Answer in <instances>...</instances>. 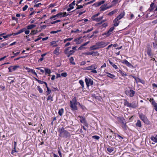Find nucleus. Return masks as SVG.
<instances>
[{"label": "nucleus", "mask_w": 157, "mask_h": 157, "mask_svg": "<svg viewBox=\"0 0 157 157\" xmlns=\"http://www.w3.org/2000/svg\"><path fill=\"white\" fill-rule=\"evenodd\" d=\"M78 102L77 101V98L76 97H74L71 101H70V106L73 110H77V105Z\"/></svg>", "instance_id": "obj_1"}, {"label": "nucleus", "mask_w": 157, "mask_h": 157, "mask_svg": "<svg viewBox=\"0 0 157 157\" xmlns=\"http://www.w3.org/2000/svg\"><path fill=\"white\" fill-rule=\"evenodd\" d=\"M59 136L67 138L70 136V134L67 131L64 130L63 128H61L59 131Z\"/></svg>", "instance_id": "obj_2"}, {"label": "nucleus", "mask_w": 157, "mask_h": 157, "mask_svg": "<svg viewBox=\"0 0 157 157\" xmlns=\"http://www.w3.org/2000/svg\"><path fill=\"white\" fill-rule=\"evenodd\" d=\"M139 116L140 119L144 123L147 125L150 124V122L148 120L145 115L141 113L139 114Z\"/></svg>", "instance_id": "obj_3"}, {"label": "nucleus", "mask_w": 157, "mask_h": 157, "mask_svg": "<svg viewBox=\"0 0 157 157\" xmlns=\"http://www.w3.org/2000/svg\"><path fill=\"white\" fill-rule=\"evenodd\" d=\"M96 43L99 48H104L109 44V43H106L103 41H99Z\"/></svg>", "instance_id": "obj_4"}, {"label": "nucleus", "mask_w": 157, "mask_h": 157, "mask_svg": "<svg viewBox=\"0 0 157 157\" xmlns=\"http://www.w3.org/2000/svg\"><path fill=\"white\" fill-rule=\"evenodd\" d=\"M135 93V92L132 90H127L125 92V93L126 95L131 97L134 96Z\"/></svg>", "instance_id": "obj_5"}, {"label": "nucleus", "mask_w": 157, "mask_h": 157, "mask_svg": "<svg viewBox=\"0 0 157 157\" xmlns=\"http://www.w3.org/2000/svg\"><path fill=\"white\" fill-rule=\"evenodd\" d=\"M85 80L87 87L93 84V81L91 78L86 77Z\"/></svg>", "instance_id": "obj_6"}, {"label": "nucleus", "mask_w": 157, "mask_h": 157, "mask_svg": "<svg viewBox=\"0 0 157 157\" xmlns=\"http://www.w3.org/2000/svg\"><path fill=\"white\" fill-rule=\"evenodd\" d=\"M125 14V12L124 11H123L114 20V21H118L121 20Z\"/></svg>", "instance_id": "obj_7"}, {"label": "nucleus", "mask_w": 157, "mask_h": 157, "mask_svg": "<svg viewBox=\"0 0 157 157\" xmlns=\"http://www.w3.org/2000/svg\"><path fill=\"white\" fill-rule=\"evenodd\" d=\"M78 117L80 118V122L86 126L88 127V124L86 122L85 117L82 116H79Z\"/></svg>", "instance_id": "obj_8"}, {"label": "nucleus", "mask_w": 157, "mask_h": 157, "mask_svg": "<svg viewBox=\"0 0 157 157\" xmlns=\"http://www.w3.org/2000/svg\"><path fill=\"white\" fill-rule=\"evenodd\" d=\"M97 68V65L95 64H93L90 66L87 67L86 69L88 70H93L96 69Z\"/></svg>", "instance_id": "obj_9"}, {"label": "nucleus", "mask_w": 157, "mask_h": 157, "mask_svg": "<svg viewBox=\"0 0 157 157\" xmlns=\"http://www.w3.org/2000/svg\"><path fill=\"white\" fill-rule=\"evenodd\" d=\"M107 4H105L101 6L100 7V11H102L106 10L109 8V7H107Z\"/></svg>", "instance_id": "obj_10"}, {"label": "nucleus", "mask_w": 157, "mask_h": 157, "mask_svg": "<svg viewBox=\"0 0 157 157\" xmlns=\"http://www.w3.org/2000/svg\"><path fill=\"white\" fill-rule=\"evenodd\" d=\"M98 49H99V48L98 47V46L97 45L96 43L95 45L92 46L90 48V51L93 50H96Z\"/></svg>", "instance_id": "obj_11"}, {"label": "nucleus", "mask_w": 157, "mask_h": 157, "mask_svg": "<svg viewBox=\"0 0 157 157\" xmlns=\"http://www.w3.org/2000/svg\"><path fill=\"white\" fill-rule=\"evenodd\" d=\"M147 53L149 56L151 57H152L153 54L151 53V50L149 47H148L147 50Z\"/></svg>", "instance_id": "obj_12"}, {"label": "nucleus", "mask_w": 157, "mask_h": 157, "mask_svg": "<svg viewBox=\"0 0 157 157\" xmlns=\"http://www.w3.org/2000/svg\"><path fill=\"white\" fill-rule=\"evenodd\" d=\"M105 2V1H101L94 3L93 5V6H95V7H97L99 6L102 4H104Z\"/></svg>", "instance_id": "obj_13"}, {"label": "nucleus", "mask_w": 157, "mask_h": 157, "mask_svg": "<svg viewBox=\"0 0 157 157\" xmlns=\"http://www.w3.org/2000/svg\"><path fill=\"white\" fill-rule=\"evenodd\" d=\"M137 102L136 101H133L132 103H131L130 107L135 108L137 106Z\"/></svg>", "instance_id": "obj_14"}, {"label": "nucleus", "mask_w": 157, "mask_h": 157, "mask_svg": "<svg viewBox=\"0 0 157 157\" xmlns=\"http://www.w3.org/2000/svg\"><path fill=\"white\" fill-rule=\"evenodd\" d=\"M59 47H57L55 50L53 51V53L56 55H59Z\"/></svg>", "instance_id": "obj_15"}, {"label": "nucleus", "mask_w": 157, "mask_h": 157, "mask_svg": "<svg viewBox=\"0 0 157 157\" xmlns=\"http://www.w3.org/2000/svg\"><path fill=\"white\" fill-rule=\"evenodd\" d=\"M114 147H113L108 146L107 147V151L110 153H111L113 151H114Z\"/></svg>", "instance_id": "obj_16"}, {"label": "nucleus", "mask_w": 157, "mask_h": 157, "mask_svg": "<svg viewBox=\"0 0 157 157\" xmlns=\"http://www.w3.org/2000/svg\"><path fill=\"white\" fill-rule=\"evenodd\" d=\"M36 26L35 24H32L28 25L27 26V29H31Z\"/></svg>", "instance_id": "obj_17"}, {"label": "nucleus", "mask_w": 157, "mask_h": 157, "mask_svg": "<svg viewBox=\"0 0 157 157\" xmlns=\"http://www.w3.org/2000/svg\"><path fill=\"white\" fill-rule=\"evenodd\" d=\"M118 11V9H115L111 11L108 13V15L111 16L113 14L117 13Z\"/></svg>", "instance_id": "obj_18"}, {"label": "nucleus", "mask_w": 157, "mask_h": 157, "mask_svg": "<svg viewBox=\"0 0 157 157\" xmlns=\"http://www.w3.org/2000/svg\"><path fill=\"white\" fill-rule=\"evenodd\" d=\"M103 16H101L99 17L96 18L92 19L93 21H96L97 22H98L101 21L103 18Z\"/></svg>", "instance_id": "obj_19"}, {"label": "nucleus", "mask_w": 157, "mask_h": 157, "mask_svg": "<svg viewBox=\"0 0 157 157\" xmlns=\"http://www.w3.org/2000/svg\"><path fill=\"white\" fill-rule=\"evenodd\" d=\"M136 126L140 128L142 126L141 121L138 120H137L136 123Z\"/></svg>", "instance_id": "obj_20"}, {"label": "nucleus", "mask_w": 157, "mask_h": 157, "mask_svg": "<svg viewBox=\"0 0 157 157\" xmlns=\"http://www.w3.org/2000/svg\"><path fill=\"white\" fill-rule=\"evenodd\" d=\"M122 62L128 66H130L131 65L130 63L126 59L123 60Z\"/></svg>", "instance_id": "obj_21"}, {"label": "nucleus", "mask_w": 157, "mask_h": 157, "mask_svg": "<svg viewBox=\"0 0 157 157\" xmlns=\"http://www.w3.org/2000/svg\"><path fill=\"white\" fill-rule=\"evenodd\" d=\"M151 104L154 107V109L155 110L157 111V103L155 101H153L152 102Z\"/></svg>", "instance_id": "obj_22"}, {"label": "nucleus", "mask_w": 157, "mask_h": 157, "mask_svg": "<svg viewBox=\"0 0 157 157\" xmlns=\"http://www.w3.org/2000/svg\"><path fill=\"white\" fill-rule=\"evenodd\" d=\"M106 73L107 75V76L111 78H113L115 77V76L114 75L112 74L109 72H106Z\"/></svg>", "instance_id": "obj_23"}, {"label": "nucleus", "mask_w": 157, "mask_h": 157, "mask_svg": "<svg viewBox=\"0 0 157 157\" xmlns=\"http://www.w3.org/2000/svg\"><path fill=\"white\" fill-rule=\"evenodd\" d=\"M109 62L110 64L115 69H117L118 67L117 65H115L111 61L109 60Z\"/></svg>", "instance_id": "obj_24"}, {"label": "nucleus", "mask_w": 157, "mask_h": 157, "mask_svg": "<svg viewBox=\"0 0 157 157\" xmlns=\"http://www.w3.org/2000/svg\"><path fill=\"white\" fill-rule=\"evenodd\" d=\"M44 84H45L46 86L47 89V90L46 92H47V93L48 94H50L51 93V90H50V89L48 87L47 85V84L46 82H44Z\"/></svg>", "instance_id": "obj_25"}, {"label": "nucleus", "mask_w": 157, "mask_h": 157, "mask_svg": "<svg viewBox=\"0 0 157 157\" xmlns=\"http://www.w3.org/2000/svg\"><path fill=\"white\" fill-rule=\"evenodd\" d=\"M124 105L128 107H130L131 103H129L127 100H125L124 102Z\"/></svg>", "instance_id": "obj_26"}, {"label": "nucleus", "mask_w": 157, "mask_h": 157, "mask_svg": "<svg viewBox=\"0 0 157 157\" xmlns=\"http://www.w3.org/2000/svg\"><path fill=\"white\" fill-rule=\"evenodd\" d=\"M63 112H64L63 109V108L61 109L59 111V112H58L60 116H62L63 115Z\"/></svg>", "instance_id": "obj_27"}, {"label": "nucleus", "mask_w": 157, "mask_h": 157, "mask_svg": "<svg viewBox=\"0 0 157 157\" xmlns=\"http://www.w3.org/2000/svg\"><path fill=\"white\" fill-rule=\"evenodd\" d=\"M151 140H152L155 143H157V138L156 136L155 137L152 136L151 138Z\"/></svg>", "instance_id": "obj_28"}, {"label": "nucleus", "mask_w": 157, "mask_h": 157, "mask_svg": "<svg viewBox=\"0 0 157 157\" xmlns=\"http://www.w3.org/2000/svg\"><path fill=\"white\" fill-rule=\"evenodd\" d=\"M74 59L72 57H71L69 59V60L71 63L73 65H75V63L74 62Z\"/></svg>", "instance_id": "obj_29"}, {"label": "nucleus", "mask_w": 157, "mask_h": 157, "mask_svg": "<svg viewBox=\"0 0 157 157\" xmlns=\"http://www.w3.org/2000/svg\"><path fill=\"white\" fill-rule=\"evenodd\" d=\"M71 48V47H69L67 48L64 50V53L65 54H67L69 53V50Z\"/></svg>", "instance_id": "obj_30"}, {"label": "nucleus", "mask_w": 157, "mask_h": 157, "mask_svg": "<svg viewBox=\"0 0 157 157\" xmlns=\"http://www.w3.org/2000/svg\"><path fill=\"white\" fill-rule=\"evenodd\" d=\"M27 28H24L23 29H24V31H23V32H25V33L26 34H29L30 31L29 30H27Z\"/></svg>", "instance_id": "obj_31"}, {"label": "nucleus", "mask_w": 157, "mask_h": 157, "mask_svg": "<svg viewBox=\"0 0 157 157\" xmlns=\"http://www.w3.org/2000/svg\"><path fill=\"white\" fill-rule=\"evenodd\" d=\"M114 29V28L113 27H112L110 28L109 30L108 31L107 33H109L110 35L111 34V33L113 30Z\"/></svg>", "instance_id": "obj_32"}, {"label": "nucleus", "mask_w": 157, "mask_h": 157, "mask_svg": "<svg viewBox=\"0 0 157 157\" xmlns=\"http://www.w3.org/2000/svg\"><path fill=\"white\" fill-rule=\"evenodd\" d=\"M45 74H50L51 73V71L50 69L48 68H45Z\"/></svg>", "instance_id": "obj_33"}, {"label": "nucleus", "mask_w": 157, "mask_h": 157, "mask_svg": "<svg viewBox=\"0 0 157 157\" xmlns=\"http://www.w3.org/2000/svg\"><path fill=\"white\" fill-rule=\"evenodd\" d=\"M92 55L93 56H98L99 54L98 52L97 51L95 52L92 51Z\"/></svg>", "instance_id": "obj_34"}, {"label": "nucleus", "mask_w": 157, "mask_h": 157, "mask_svg": "<svg viewBox=\"0 0 157 157\" xmlns=\"http://www.w3.org/2000/svg\"><path fill=\"white\" fill-rule=\"evenodd\" d=\"M24 30V29H20L17 33H14V35H17L23 32Z\"/></svg>", "instance_id": "obj_35"}, {"label": "nucleus", "mask_w": 157, "mask_h": 157, "mask_svg": "<svg viewBox=\"0 0 157 157\" xmlns=\"http://www.w3.org/2000/svg\"><path fill=\"white\" fill-rule=\"evenodd\" d=\"M79 83L80 84L82 88L84 87V82L82 80H80L79 81Z\"/></svg>", "instance_id": "obj_36"}, {"label": "nucleus", "mask_w": 157, "mask_h": 157, "mask_svg": "<svg viewBox=\"0 0 157 157\" xmlns=\"http://www.w3.org/2000/svg\"><path fill=\"white\" fill-rule=\"evenodd\" d=\"M11 67L12 68V69L13 71H15L17 68L19 67V66H11Z\"/></svg>", "instance_id": "obj_37"}, {"label": "nucleus", "mask_w": 157, "mask_h": 157, "mask_svg": "<svg viewBox=\"0 0 157 157\" xmlns=\"http://www.w3.org/2000/svg\"><path fill=\"white\" fill-rule=\"evenodd\" d=\"M77 7L76 8V10H78L82 8L83 7V6L82 5H78L77 4H76Z\"/></svg>", "instance_id": "obj_38"}, {"label": "nucleus", "mask_w": 157, "mask_h": 157, "mask_svg": "<svg viewBox=\"0 0 157 157\" xmlns=\"http://www.w3.org/2000/svg\"><path fill=\"white\" fill-rule=\"evenodd\" d=\"M57 17H63V13H60L57 14Z\"/></svg>", "instance_id": "obj_39"}, {"label": "nucleus", "mask_w": 157, "mask_h": 157, "mask_svg": "<svg viewBox=\"0 0 157 157\" xmlns=\"http://www.w3.org/2000/svg\"><path fill=\"white\" fill-rule=\"evenodd\" d=\"M113 22L114 23L113 25L115 27L117 26L119 23V21H118V22H117V21L115 22L114 21V20L113 21Z\"/></svg>", "instance_id": "obj_40"}, {"label": "nucleus", "mask_w": 157, "mask_h": 157, "mask_svg": "<svg viewBox=\"0 0 157 157\" xmlns=\"http://www.w3.org/2000/svg\"><path fill=\"white\" fill-rule=\"evenodd\" d=\"M92 138L94 139L98 140L100 138V137L97 136H92Z\"/></svg>", "instance_id": "obj_41"}, {"label": "nucleus", "mask_w": 157, "mask_h": 157, "mask_svg": "<svg viewBox=\"0 0 157 157\" xmlns=\"http://www.w3.org/2000/svg\"><path fill=\"white\" fill-rule=\"evenodd\" d=\"M122 127L124 130H127V126L126 125V124L124 123V124L122 125Z\"/></svg>", "instance_id": "obj_42"}, {"label": "nucleus", "mask_w": 157, "mask_h": 157, "mask_svg": "<svg viewBox=\"0 0 157 157\" xmlns=\"http://www.w3.org/2000/svg\"><path fill=\"white\" fill-rule=\"evenodd\" d=\"M100 14V13H98L94 15H93L92 17V19H94V18H96V17L97 16H98Z\"/></svg>", "instance_id": "obj_43"}, {"label": "nucleus", "mask_w": 157, "mask_h": 157, "mask_svg": "<svg viewBox=\"0 0 157 157\" xmlns=\"http://www.w3.org/2000/svg\"><path fill=\"white\" fill-rule=\"evenodd\" d=\"M37 32V30H33L31 31V33L30 34L31 35L35 34H36Z\"/></svg>", "instance_id": "obj_44"}, {"label": "nucleus", "mask_w": 157, "mask_h": 157, "mask_svg": "<svg viewBox=\"0 0 157 157\" xmlns=\"http://www.w3.org/2000/svg\"><path fill=\"white\" fill-rule=\"evenodd\" d=\"M30 72H31L33 75H34L37 76V74L34 70L32 69V70H31Z\"/></svg>", "instance_id": "obj_45"}, {"label": "nucleus", "mask_w": 157, "mask_h": 157, "mask_svg": "<svg viewBox=\"0 0 157 157\" xmlns=\"http://www.w3.org/2000/svg\"><path fill=\"white\" fill-rule=\"evenodd\" d=\"M49 100L52 101H53V98L51 95H49L47 98V100Z\"/></svg>", "instance_id": "obj_46"}, {"label": "nucleus", "mask_w": 157, "mask_h": 157, "mask_svg": "<svg viewBox=\"0 0 157 157\" xmlns=\"http://www.w3.org/2000/svg\"><path fill=\"white\" fill-rule=\"evenodd\" d=\"M8 44L7 43H2L0 44V48H2V47H4V46L7 45Z\"/></svg>", "instance_id": "obj_47"}, {"label": "nucleus", "mask_w": 157, "mask_h": 157, "mask_svg": "<svg viewBox=\"0 0 157 157\" xmlns=\"http://www.w3.org/2000/svg\"><path fill=\"white\" fill-rule=\"evenodd\" d=\"M73 39L72 38H69L67 39H66L64 40V42H65L67 41H71Z\"/></svg>", "instance_id": "obj_48"}, {"label": "nucleus", "mask_w": 157, "mask_h": 157, "mask_svg": "<svg viewBox=\"0 0 157 157\" xmlns=\"http://www.w3.org/2000/svg\"><path fill=\"white\" fill-rule=\"evenodd\" d=\"M153 45L154 48H157V43H156V42H153Z\"/></svg>", "instance_id": "obj_49"}, {"label": "nucleus", "mask_w": 157, "mask_h": 157, "mask_svg": "<svg viewBox=\"0 0 157 157\" xmlns=\"http://www.w3.org/2000/svg\"><path fill=\"white\" fill-rule=\"evenodd\" d=\"M48 38V36H47L46 37L44 38H42L41 37H40V40L41 39H42V41H44V40H46Z\"/></svg>", "instance_id": "obj_50"}, {"label": "nucleus", "mask_w": 157, "mask_h": 157, "mask_svg": "<svg viewBox=\"0 0 157 157\" xmlns=\"http://www.w3.org/2000/svg\"><path fill=\"white\" fill-rule=\"evenodd\" d=\"M84 54L86 55H92V52H85V53H84Z\"/></svg>", "instance_id": "obj_51"}, {"label": "nucleus", "mask_w": 157, "mask_h": 157, "mask_svg": "<svg viewBox=\"0 0 157 157\" xmlns=\"http://www.w3.org/2000/svg\"><path fill=\"white\" fill-rule=\"evenodd\" d=\"M61 75V76L63 77H66L67 76V74L66 72L63 73Z\"/></svg>", "instance_id": "obj_52"}, {"label": "nucleus", "mask_w": 157, "mask_h": 157, "mask_svg": "<svg viewBox=\"0 0 157 157\" xmlns=\"http://www.w3.org/2000/svg\"><path fill=\"white\" fill-rule=\"evenodd\" d=\"M95 0H93L92 1H90L89 2H87V3H85V4H86V5L90 4H91V3L94 2H95Z\"/></svg>", "instance_id": "obj_53"}, {"label": "nucleus", "mask_w": 157, "mask_h": 157, "mask_svg": "<svg viewBox=\"0 0 157 157\" xmlns=\"http://www.w3.org/2000/svg\"><path fill=\"white\" fill-rule=\"evenodd\" d=\"M28 7V6L27 5H25L23 8L22 9V10L23 11H25L27 8Z\"/></svg>", "instance_id": "obj_54"}, {"label": "nucleus", "mask_w": 157, "mask_h": 157, "mask_svg": "<svg viewBox=\"0 0 157 157\" xmlns=\"http://www.w3.org/2000/svg\"><path fill=\"white\" fill-rule=\"evenodd\" d=\"M119 0H113L112 2V3H114L115 4H116L118 2Z\"/></svg>", "instance_id": "obj_55"}, {"label": "nucleus", "mask_w": 157, "mask_h": 157, "mask_svg": "<svg viewBox=\"0 0 157 157\" xmlns=\"http://www.w3.org/2000/svg\"><path fill=\"white\" fill-rule=\"evenodd\" d=\"M122 76H125L127 75V74L124 73V72H122V73H121Z\"/></svg>", "instance_id": "obj_56"}, {"label": "nucleus", "mask_w": 157, "mask_h": 157, "mask_svg": "<svg viewBox=\"0 0 157 157\" xmlns=\"http://www.w3.org/2000/svg\"><path fill=\"white\" fill-rule=\"evenodd\" d=\"M108 33V31L107 32H105V33H103L102 34V35L104 36V35H106V36H108L110 35V34L109 33L108 34V33Z\"/></svg>", "instance_id": "obj_57"}, {"label": "nucleus", "mask_w": 157, "mask_h": 157, "mask_svg": "<svg viewBox=\"0 0 157 157\" xmlns=\"http://www.w3.org/2000/svg\"><path fill=\"white\" fill-rule=\"evenodd\" d=\"M42 14L41 15V17H42H42L41 18V17H40V19H44V18L46 17V14H43L42 15Z\"/></svg>", "instance_id": "obj_58"}, {"label": "nucleus", "mask_w": 157, "mask_h": 157, "mask_svg": "<svg viewBox=\"0 0 157 157\" xmlns=\"http://www.w3.org/2000/svg\"><path fill=\"white\" fill-rule=\"evenodd\" d=\"M107 23H105L102 24V26L103 27H105L106 26H107Z\"/></svg>", "instance_id": "obj_59"}, {"label": "nucleus", "mask_w": 157, "mask_h": 157, "mask_svg": "<svg viewBox=\"0 0 157 157\" xmlns=\"http://www.w3.org/2000/svg\"><path fill=\"white\" fill-rule=\"evenodd\" d=\"M45 68H43L42 69H40V71L42 73H44L45 72Z\"/></svg>", "instance_id": "obj_60"}, {"label": "nucleus", "mask_w": 157, "mask_h": 157, "mask_svg": "<svg viewBox=\"0 0 157 157\" xmlns=\"http://www.w3.org/2000/svg\"><path fill=\"white\" fill-rule=\"evenodd\" d=\"M106 21V20H103L102 21L100 22H99V23H98V25H100L102 23H103V22H105Z\"/></svg>", "instance_id": "obj_61"}, {"label": "nucleus", "mask_w": 157, "mask_h": 157, "mask_svg": "<svg viewBox=\"0 0 157 157\" xmlns=\"http://www.w3.org/2000/svg\"><path fill=\"white\" fill-rule=\"evenodd\" d=\"M75 52V51H74L73 50H71L69 51V53L71 55H72L73 53H74Z\"/></svg>", "instance_id": "obj_62"}, {"label": "nucleus", "mask_w": 157, "mask_h": 157, "mask_svg": "<svg viewBox=\"0 0 157 157\" xmlns=\"http://www.w3.org/2000/svg\"><path fill=\"white\" fill-rule=\"evenodd\" d=\"M69 14L68 13H67L66 12H64V13H63V17L67 16Z\"/></svg>", "instance_id": "obj_63"}, {"label": "nucleus", "mask_w": 157, "mask_h": 157, "mask_svg": "<svg viewBox=\"0 0 157 157\" xmlns=\"http://www.w3.org/2000/svg\"><path fill=\"white\" fill-rule=\"evenodd\" d=\"M86 64V62L85 61H83L81 62L80 65H83Z\"/></svg>", "instance_id": "obj_64"}]
</instances>
